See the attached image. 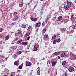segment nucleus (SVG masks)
<instances>
[{"instance_id": "nucleus-1", "label": "nucleus", "mask_w": 76, "mask_h": 76, "mask_svg": "<svg viewBox=\"0 0 76 76\" xmlns=\"http://www.w3.org/2000/svg\"><path fill=\"white\" fill-rule=\"evenodd\" d=\"M21 32H22V31L20 30V29H19L18 31V33L15 34V37H18L19 35L21 34Z\"/></svg>"}, {"instance_id": "nucleus-2", "label": "nucleus", "mask_w": 76, "mask_h": 76, "mask_svg": "<svg viewBox=\"0 0 76 76\" xmlns=\"http://www.w3.org/2000/svg\"><path fill=\"white\" fill-rule=\"evenodd\" d=\"M68 70L70 72H72L73 71H74V68L73 67L70 66L69 67Z\"/></svg>"}, {"instance_id": "nucleus-3", "label": "nucleus", "mask_w": 76, "mask_h": 76, "mask_svg": "<svg viewBox=\"0 0 76 76\" xmlns=\"http://www.w3.org/2000/svg\"><path fill=\"white\" fill-rule=\"evenodd\" d=\"M64 7L65 9L66 10H69L70 9V8L69 7V6L68 5H64Z\"/></svg>"}, {"instance_id": "nucleus-4", "label": "nucleus", "mask_w": 76, "mask_h": 76, "mask_svg": "<svg viewBox=\"0 0 76 76\" xmlns=\"http://www.w3.org/2000/svg\"><path fill=\"white\" fill-rule=\"evenodd\" d=\"M67 5L69 6V7H74V5L73 4V3L70 2H68Z\"/></svg>"}, {"instance_id": "nucleus-5", "label": "nucleus", "mask_w": 76, "mask_h": 76, "mask_svg": "<svg viewBox=\"0 0 76 76\" xmlns=\"http://www.w3.org/2000/svg\"><path fill=\"white\" fill-rule=\"evenodd\" d=\"M76 18V15H72L71 17V20H74L75 18Z\"/></svg>"}, {"instance_id": "nucleus-6", "label": "nucleus", "mask_w": 76, "mask_h": 76, "mask_svg": "<svg viewBox=\"0 0 76 76\" xmlns=\"http://www.w3.org/2000/svg\"><path fill=\"white\" fill-rule=\"evenodd\" d=\"M26 66H31V65L30 62L28 61H26Z\"/></svg>"}, {"instance_id": "nucleus-7", "label": "nucleus", "mask_w": 76, "mask_h": 76, "mask_svg": "<svg viewBox=\"0 0 76 76\" xmlns=\"http://www.w3.org/2000/svg\"><path fill=\"white\" fill-rule=\"evenodd\" d=\"M61 57L63 58V57H67V55H66V54H65V53H63L61 54Z\"/></svg>"}, {"instance_id": "nucleus-8", "label": "nucleus", "mask_w": 76, "mask_h": 76, "mask_svg": "<svg viewBox=\"0 0 76 76\" xmlns=\"http://www.w3.org/2000/svg\"><path fill=\"white\" fill-rule=\"evenodd\" d=\"M22 45H24V46H26L28 45V42H22L21 43Z\"/></svg>"}, {"instance_id": "nucleus-9", "label": "nucleus", "mask_w": 76, "mask_h": 76, "mask_svg": "<svg viewBox=\"0 0 76 76\" xmlns=\"http://www.w3.org/2000/svg\"><path fill=\"white\" fill-rule=\"evenodd\" d=\"M12 44H13V46H12V47L14 48V50L15 49H16V48H17V46H16V43H13V42H12Z\"/></svg>"}, {"instance_id": "nucleus-10", "label": "nucleus", "mask_w": 76, "mask_h": 76, "mask_svg": "<svg viewBox=\"0 0 76 76\" xmlns=\"http://www.w3.org/2000/svg\"><path fill=\"white\" fill-rule=\"evenodd\" d=\"M19 15L15 17V18H13V20L14 21H16L19 19Z\"/></svg>"}, {"instance_id": "nucleus-11", "label": "nucleus", "mask_w": 76, "mask_h": 76, "mask_svg": "<svg viewBox=\"0 0 76 76\" xmlns=\"http://www.w3.org/2000/svg\"><path fill=\"white\" fill-rule=\"evenodd\" d=\"M57 63V61H53L52 62V66H54L56 65V64Z\"/></svg>"}, {"instance_id": "nucleus-12", "label": "nucleus", "mask_w": 76, "mask_h": 76, "mask_svg": "<svg viewBox=\"0 0 76 76\" xmlns=\"http://www.w3.org/2000/svg\"><path fill=\"white\" fill-rule=\"evenodd\" d=\"M31 20H32V21H33V22H35L37 21V20H38V19H37V18H31Z\"/></svg>"}, {"instance_id": "nucleus-13", "label": "nucleus", "mask_w": 76, "mask_h": 76, "mask_svg": "<svg viewBox=\"0 0 76 76\" xmlns=\"http://www.w3.org/2000/svg\"><path fill=\"white\" fill-rule=\"evenodd\" d=\"M36 27H37V28H38V27L40 26V25H41V23H40V22L38 23H36Z\"/></svg>"}, {"instance_id": "nucleus-14", "label": "nucleus", "mask_w": 76, "mask_h": 76, "mask_svg": "<svg viewBox=\"0 0 76 76\" xmlns=\"http://www.w3.org/2000/svg\"><path fill=\"white\" fill-rule=\"evenodd\" d=\"M29 35H30V32H29L28 31L26 34L25 37H27L29 36Z\"/></svg>"}, {"instance_id": "nucleus-15", "label": "nucleus", "mask_w": 76, "mask_h": 76, "mask_svg": "<svg viewBox=\"0 0 76 76\" xmlns=\"http://www.w3.org/2000/svg\"><path fill=\"white\" fill-rule=\"evenodd\" d=\"M60 53V52H56L54 53H53V54L54 55V56H57L58 55H59V53Z\"/></svg>"}, {"instance_id": "nucleus-16", "label": "nucleus", "mask_w": 76, "mask_h": 76, "mask_svg": "<svg viewBox=\"0 0 76 76\" xmlns=\"http://www.w3.org/2000/svg\"><path fill=\"white\" fill-rule=\"evenodd\" d=\"M61 32H62L63 33L64 32H65V31H66V28H62L61 29Z\"/></svg>"}, {"instance_id": "nucleus-17", "label": "nucleus", "mask_w": 76, "mask_h": 76, "mask_svg": "<svg viewBox=\"0 0 76 76\" xmlns=\"http://www.w3.org/2000/svg\"><path fill=\"white\" fill-rule=\"evenodd\" d=\"M46 32V28H44L42 31V33L43 34H45Z\"/></svg>"}, {"instance_id": "nucleus-18", "label": "nucleus", "mask_w": 76, "mask_h": 76, "mask_svg": "<svg viewBox=\"0 0 76 76\" xmlns=\"http://www.w3.org/2000/svg\"><path fill=\"white\" fill-rule=\"evenodd\" d=\"M26 25H25L24 24H23L22 25L21 27L22 28H26Z\"/></svg>"}, {"instance_id": "nucleus-19", "label": "nucleus", "mask_w": 76, "mask_h": 76, "mask_svg": "<svg viewBox=\"0 0 76 76\" xmlns=\"http://www.w3.org/2000/svg\"><path fill=\"white\" fill-rule=\"evenodd\" d=\"M61 19H62V16H60L58 18V21H60L61 20Z\"/></svg>"}, {"instance_id": "nucleus-20", "label": "nucleus", "mask_w": 76, "mask_h": 76, "mask_svg": "<svg viewBox=\"0 0 76 76\" xmlns=\"http://www.w3.org/2000/svg\"><path fill=\"white\" fill-rule=\"evenodd\" d=\"M32 28V26H30L28 27V31H30V30H31V29Z\"/></svg>"}, {"instance_id": "nucleus-21", "label": "nucleus", "mask_w": 76, "mask_h": 76, "mask_svg": "<svg viewBox=\"0 0 76 76\" xmlns=\"http://www.w3.org/2000/svg\"><path fill=\"white\" fill-rule=\"evenodd\" d=\"M23 64H22L19 66V69H22V67H23Z\"/></svg>"}, {"instance_id": "nucleus-22", "label": "nucleus", "mask_w": 76, "mask_h": 76, "mask_svg": "<svg viewBox=\"0 0 76 76\" xmlns=\"http://www.w3.org/2000/svg\"><path fill=\"white\" fill-rule=\"evenodd\" d=\"M37 74L38 75H39V76L40 75L41 73H40V71L39 70H37Z\"/></svg>"}, {"instance_id": "nucleus-23", "label": "nucleus", "mask_w": 76, "mask_h": 76, "mask_svg": "<svg viewBox=\"0 0 76 76\" xmlns=\"http://www.w3.org/2000/svg\"><path fill=\"white\" fill-rule=\"evenodd\" d=\"M22 42V40H19L17 42V43H15L16 44H20V43H21V42Z\"/></svg>"}, {"instance_id": "nucleus-24", "label": "nucleus", "mask_w": 76, "mask_h": 76, "mask_svg": "<svg viewBox=\"0 0 76 76\" xmlns=\"http://www.w3.org/2000/svg\"><path fill=\"white\" fill-rule=\"evenodd\" d=\"M37 50H38V48L34 46V51H37Z\"/></svg>"}, {"instance_id": "nucleus-25", "label": "nucleus", "mask_w": 76, "mask_h": 76, "mask_svg": "<svg viewBox=\"0 0 76 76\" xmlns=\"http://www.w3.org/2000/svg\"><path fill=\"white\" fill-rule=\"evenodd\" d=\"M66 63V61H64L62 62V65L63 66H64Z\"/></svg>"}, {"instance_id": "nucleus-26", "label": "nucleus", "mask_w": 76, "mask_h": 76, "mask_svg": "<svg viewBox=\"0 0 76 76\" xmlns=\"http://www.w3.org/2000/svg\"><path fill=\"white\" fill-rule=\"evenodd\" d=\"M45 38H48V35L47 34H46L44 36Z\"/></svg>"}, {"instance_id": "nucleus-27", "label": "nucleus", "mask_w": 76, "mask_h": 76, "mask_svg": "<svg viewBox=\"0 0 76 76\" xmlns=\"http://www.w3.org/2000/svg\"><path fill=\"white\" fill-rule=\"evenodd\" d=\"M10 38V35L8 34L6 37L5 38Z\"/></svg>"}, {"instance_id": "nucleus-28", "label": "nucleus", "mask_w": 76, "mask_h": 76, "mask_svg": "<svg viewBox=\"0 0 76 76\" xmlns=\"http://www.w3.org/2000/svg\"><path fill=\"white\" fill-rule=\"evenodd\" d=\"M22 52H23L22 51H18V52L17 54L19 55L20 54H22Z\"/></svg>"}, {"instance_id": "nucleus-29", "label": "nucleus", "mask_w": 76, "mask_h": 76, "mask_svg": "<svg viewBox=\"0 0 76 76\" xmlns=\"http://www.w3.org/2000/svg\"><path fill=\"white\" fill-rule=\"evenodd\" d=\"M57 40H55L53 41V44H56L57 43Z\"/></svg>"}, {"instance_id": "nucleus-30", "label": "nucleus", "mask_w": 76, "mask_h": 76, "mask_svg": "<svg viewBox=\"0 0 76 76\" xmlns=\"http://www.w3.org/2000/svg\"><path fill=\"white\" fill-rule=\"evenodd\" d=\"M34 47H36L37 48H38V43H37L34 45Z\"/></svg>"}, {"instance_id": "nucleus-31", "label": "nucleus", "mask_w": 76, "mask_h": 76, "mask_svg": "<svg viewBox=\"0 0 76 76\" xmlns=\"http://www.w3.org/2000/svg\"><path fill=\"white\" fill-rule=\"evenodd\" d=\"M16 22H14L13 23H12L11 24V25L12 26H13V25H16Z\"/></svg>"}, {"instance_id": "nucleus-32", "label": "nucleus", "mask_w": 76, "mask_h": 76, "mask_svg": "<svg viewBox=\"0 0 76 76\" xmlns=\"http://www.w3.org/2000/svg\"><path fill=\"white\" fill-rule=\"evenodd\" d=\"M15 50V49H14L13 47H12V46L11 47L10 50L11 51H13V50Z\"/></svg>"}, {"instance_id": "nucleus-33", "label": "nucleus", "mask_w": 76, "mask_h": 76, "mask_svg": "<svg viewBox=\"0 0 76 76\" xmlns=\"http://www.w3.org/2000/svg\"><path fill=\"white\" fill-rule=\"evenodd\" d=\"M61 41V40H60V38L58 39L57 40V42H60Z\"/></svg>"}, {"instance_id": "nucleus-34", "label": "nucleus", "mask_w": 76, "mask_h": 76, "mask_svg": "<svg viewBox=\"0 0 76 76\" xmlns=\"http://www.w3.org/2000/svg\"><path fill=\"white\" fill-rule=\"evenodd\" d=\"M10 76H15V73H11L10 74Z\"/></svg>"}, {"instance_id": "nucleus-35", "label": "nucleus", "mask_w": 76, "mask_h": 76, "mask_svg": "<svg viewBox=\"0 0 76 76\" xmlns=\"http://www.w3.org/2000/svg\"><path fill=\"white\" fill-rule=\"evenodd\" d=\"M72 28H73V27H72V26H70L69 27V29L70 30H73V29Z\"/></svg>"}, {"instance_id": "nucleus-36", "label": "nucleus", "mask_w": 76, "mask_h": 76, "mask_svg": "<svg viewBox=\"0 0 76 76\" xmlns=\"http://www.w3.org/2000/svg\"><path fill=\"white\" fill-rule=\"evenodd\" d=\"M19 6L20 7H22L23 6V4H19Z\"/></svg>"}, {"instance_id": "nucleus-37", "label": "nucleus", "mask_w": 76, "mask_h": 76, "mask_svg": "<svg viewBox=\"0 0 76 76\" xmlns=\"http://www.w3.org/2000/svg\"><path fill=\"white\" fill-rule=\"evenodd\" d=\"M14 64L15 65V66H16L17 64H18V62L16 61L14 63Z\"/></svg>"}, {"instance_id": "nucleus-38", "label": "nucleus", "mask_w": 76, "mask_h": 76, "mask_svg": "<svg viewBox=\"0 0 76 76\" xmlns=\"http://www.w3.org/2000/svg\"><path fill=\"white\" fill-rule=\"evenodd\" d=\"M23 34H21L19 36V37H20V38H21V37H23Z\"/></svg>"}, {"instance_id": "nucleus-39", "label": "nucleus", "mask_w": 76, "mask_h": 76, "mask_svg": "<svg viewBox=\"0 0 76 76\" xmlns=\"http://www.w3.org/2000/svg\"><path fill=\"white\" fill-rule=\"evenodd\" d=\"M45 25V22H43L42 24V27L44 26V25Z\"/></svg>"}, {"instance_id": "nucleus-40", "label": "nucleus", "mask_w": 76, "mask_h": 76, "mask_svg": "<svg viewBox=\"0 0 76 76\" xmlns=\"http://www.w3.org/2000/svg\"><path fill=\"white\" fill-rule=\"evenodd\" d=\"M56 37V34L54 35L52 37V38H55Z\"/></svg>"}, {"instance_id": "nucleus-41", "label": "nucleus", "mask_w": 76, "mask_h": 76, "mask_svg": "<svg viewBox=\"0 0 76 76\" xmlns=\"http://www.w3.org/2000/svg\"><path fill=\"white\" fill-rule=\"evenodd\" d=\"M72 30H73V29H74L75 28V25H74L72 26Z\"/></svg>"}, {"instance_id": "nucleus-42", "label": "nucleus", "mask_w": 76, "mask_h": 76, "mask_svg": "<svg viewBox=\"0 0 76 76\" xmlns=\"http://www.w3.org/2000/svg\"><path fill=\"white\" fill-rule=\"evenodd\" d=\"M3 31V28H0V32H1Z\"/></svg>"}, {"instance_id": "nucleus-43", "label": "nucleus", "mask_w": 76, "mask_h": 76, "mask_svg": "<svg viewBox=\"0 0 76 76\" xmlns=\"http://www.w3.org/2000/svg\"><path fill=\"white\" fill-rule=\"evenodd\" d=\"M29 47H30V46L29 45H27V48H26L27 49H29Z\"/></svg>"}, {"instance_id": "nucleus-44", "label": "nucleus", "mask_w": 76, "mask_h": 76, "mask_svg": "<svg viewBox=\"0 0 76 76\" xmlns=\"http://www.w3.org/2000/svg\"><path fill=\"white\" fill-rule=\"evenodd\" d=\"M17 14H18V12H15L13 13L14 15H16Z\"/></svg>"}, {"instance_id": "nucleus-45", "label": "nucleus", "mask_w": 76, "mask_h": 76, "mask_svg": "<svg viewBox=\"0 0 76 76\" xmlns=\"http://www.w3.org/2000/svg\"><path fill=\"white\" fill-rule=\"evenodd\" d=\"M17 57V56H16V55H14V58H16Z\"/></svg>"}, {"instance_id": "nucleus-46", "label": "nucleus", "mask_w": 76, "mask_h": 76, "mask_svg": "<svg viewBox=\"0 0 76 76\" xmlns=\"http://www.w3.org/2000/svg\"><path fill=\"white\" fill-rule=\"evenodd\" d=\"M0 64H1V66H3V63H2V62H0Z\"/></svg>"}, {"instance_id": "nucleus-47", "label": "nucleus", "mask_w": 76, "mask_h": 76, "mask_svg": "<svg viewBox=\"0 0 76 76\" xmlns=\"http://www.w3.org/2000/svg\"><path fill=\"white\" fill-rule=\"evenodd\" d=\"M50 72H51V70H50V69H49L48 71V73H50Z\"/></svg>"}, {"instance_id": "nucleus-48", "label": "nucleus", "mask_w": 76, "mask_h": 76, "mask_svg": "<svg viewBox=\"0 0 76 76\" xmlns=\"http://www.w3.org/2000/svg\"><path fill=\"white\" fill-rule=\"evenodd\" d=\"M8 39H9V38L5 39V40L4 39V41H7V40H8Z\"/></svg>"}, {"instance_id": "nucleus-49", "label": "nucleus", "mask_w": 76, "mask_h": 76, "mask_svg": "<svg viewBox=\"0 0 76 76\" xmlns=\"http://www.w3.org/2000/svg\"><path fill=\"white\" fill-rule=\"evenodd\" d=\"M17 40H18V39L16 38L14 40V41H17Z\"/></svg>"}, {"instance_id": "nucleus-50", "label": "nucleus", "mask_w": 76, "mask_h": 76, "mask_svg": "<svg viewBox=\"0 0 76 76\" xmlns=\"http://www.w3.org/2000/svg\"><path fill=\"white\" fill-rule=\"evenodd\" d=\"M74 21L75 23H76V18H75L74 19Z\"/></svg>"}, {"instance_id": "nucleus-51", "label": "nucleus", "mask_w": 76, "mask_h": 76, "mask_svg": "<svg viewBox=\"0 0 76 76\" xmlns=\"http://www.w3.org/2000/svg\"><path fill=\"white\" fill-rule=\"evenodd\" d=\"M3 38V36L1 35H0V38Z\"/></svg>"}, {"instance_id": "nucleus-52", "label": "nucleus", "mask_w": 76, "mask_h": 76, "mask_svg": "<svg viewBox=\"0 0 76 76\" xmlns=\"http://www.w3.org/2000/svg\"><path fill=\"white\" fill-rule=\"evenodd\" d=\"M58 59H60V56H58Z\"/></svg>"}, {"instance_id": "nucleus-53", "label": "nucleus", "mask_w": 76, "mask_h": 76, "mask_svg": "<svg viewBox=\"0 0 76 76\" xmlns=\"http://www.w3.org/2000/svg\"><path fill=\"white\" fill-rule=\"evenodd\" d=\"M0 56L1 57H3V56H4V55H1Z\"/></svg>"}, {"instance_id": "nucleus-54", "label": "nucleus", "mask_w": 76, "mask_h": 76, "mask_svg": "<svg viewBox=\"0 0 76 76\" xmlns=\"http://www.w3.org/2000/svg\"><path fill=\"white\" fill-rule=\"evenodd\" d=\"M48 63H49V61H48L47 62V64H48Z\"/></svg>"}, {"instance_id": "nucleus-55", "label": "nucleus", "mask_w": 76, "mask_h": 76, "mask_svg": "<svg viewBox=\"0 0 76 76\" xmlns=\"http://www.w3.org/2000/svg\"><path fill=\"white\" fill-rule=\"evenodd\" d=\"M29 38H27V40H29Z\"/></svg>"}, {"instance_id": "nucleus-56", "label": "nucleus", "mask_w": 76, "mask_h": 76, "mask_svg": "<svg viewBox=\"0 0 76 76\" xmlns=\"http://www.w3.org/2000/svg\"><path fill=\"white\" fill-rule=\"evenodd\" d=\"M65 75V76H67V74H66V75Z\"/></svg>"}, {"instance_id": "nucleus-57", "label": "nucleus", "mask_w": 76, "mask_h": 76, "mask_svg": "<svg viewBox=\"0 0 76 76\" xmlns=\"http://www.w3.org/2000/svg\"><path fill=\"white\" fill-rule=\"evenodd\" d=\"M23 16H24V17H25V15H23Z\"/></svg>"}, {"instance_id": "nucleus-58", "label": "nucleus", "mask_w": 76, "mask_h": 76, "mask_svg": "<svg viewBox=\"0 0 76 76\" xmlns=\"http://www.w3.org/2000/svg\"><path fill=\"white\" fill-rule=\"evenodd\" d=\"M28 38H30V37H28Z\"/></svg>"}, {"instance_id": "nucleus-59", "label": "nucleus", "mask_w": 76, "mask_h": 76, "mask_svg": "<svg viewBox=\"0 0 76 76\" xmlns=\"http://www.w3.org/2000/svg\"><path fill=\"white\" fill-rule=\"evenodd\" d=\"M11 33L12 34V33H13V32H11Z\"/></svg>"}, {"instance_id": "nucleus-60", "label": "nucleus", "mask_w": 76, "mask_h": 76, "mask_svg": "<svg viewBox=\"0 0 76 76\" xmlns=\"http://www.w3.org/2000/svg\"><path fill=\"white\" fill-rule=\"evenodd\" d=\"M44 59H45L44 58H43V60H44Z\"/></svg>"}, {"instance_id": "nucleus-61", "label": "nucleus", "mask_w": 76, "mask_h": 76, "mask_svg": "<svg viewBox=\"0 0 76 76\" xmlns=\"http://www.w3.org/2000/svg\"><path fill=\"white\" fill-rule=\"evenodd\" d=\"M17 62H19V61H17Z\"/></svg>"}, {"instance_id": "nucleus-62", "label": "nucleus", "mask_w": 76, "mask_h": 76, "mask_svg": "<svg viewBox=\"0 0 76 76\" xmlns=\"http://www.w3.org/2000/svg\"><path fill=\"white\" fill-rule=\"evenodd\" d=\"M75 26H76V24H75Z\"/></svg>"}, {"instance_id": "nucleus-63", "label": "nucleus", "mask_w": 76, "mask_h": 76, "mask_svg": "<svg viewBox=\"0 0 76 76\" xmlns=\"http://www.w3.org/2000/svg\"><path fill=\"white\" fill-rule=\"evenodd\" d=\"M66 66H67V65H66Z\"/></svg>"}, {"instance_id": "nucleus-64", "label": "nucleus", "mask_w": 76, "mask_h": 76, "mask_svg": "<svg viewBox=\"0 0 76 76\" xmlns=\"http://www.w3.org/2000/svg\"><path fill=\"white\" fill-rule=\"evenodd\" d=\"M49 63L50 64V62Z\"/></svg>"}]
</instances>
